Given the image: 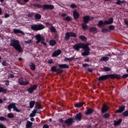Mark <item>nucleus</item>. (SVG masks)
I'll list each match as a JSON object with an SVG mask.
<instances>
[{
    "label": "nucleus",
    "instance_id": "nucleus-1",
    "mask_svg": "<svg viewBox=\"0 0 128 128\" xmlns=\"http://www.w3.org/2000/svg\"><path fill=\"white\" fill-rule=\"evenodd\" d=\"M108 78H111L112 80H114V78H116V80H120V78H122V76L120 75L116 74H108L100 76L98 78V82H104V80H108Z\"/></svg>",
    "mask_w": 128,
    "mask_h": 128
},
{
    "label": "nucleus",
    "instance_id": "nucleus-2",
    "mask_svg": "<svg viewBox=\"0 0 128 128\" xmlns=\"http://www.w3.org/2000/svg\"><path fill=\"white\" fill-rule=\"evenodd\" d=\"M10 46H12L16 50H18V52H24V50L22 48V46L20 43V41L16 39H10Z\"/></svg>",
    "mask_w": 128,
    "mask_h": 128
},
{
    "label": "nucleus",
    "instance_id": "nucleus-3",
    "mask_svg": "<svg viewBox=\"0 0 128 128\" xmlns=\"http://www.w3.org/2000/svg\"><path fill=\"white\" fill-rule=\"evenodd\" d=\"M33 6L34 8H42V10H54V6L52 4H44L43 6L39 4H33Z\"/></svg>",
    "mask_w": 128,
    "mask_h": 128
},
{
    "label": "nucleus",
    "instance_id": "nucleus-4",
    "mask_svg": "<svg viewBox=\"0 0 128 128\" xmlns=\"http://www.w3.org/2000/svg\"><path fill=\"white\" fill-rule=\"evenodd\" d=\"M82 44L84 52L82 53V56H90V48L88 46H90V43L84 44L82 42Z\"/></svg>",
    "mask_w": 128,
    "mask_h": 128
},
{
    "label": "nucleus",
    "instance_id": "nucleus-5",
    "mask_svg": "<svg viewBox=\"0 0 128 128\" xmlns=\"http://www.w3.org/2000/svg\"><path fill=\"white\" fill-rule=\"evenodd\" d=\"M114 22V18L112 17L108 19V20H105L104 22L102 20H100L98 22V26L99 28H102V26H104L106 24H112Z\"/></svg>",
    "mask_w": 128,
    "mask_h": 128
},
{
    "label": "nucleus",
    "instance_id": "nucleus-6",
    "mask_svg": "<svg viewBox=\"0 0 128 128\" xmlns=\"http://www.w3.org/2000/svg\"><path fill=\"white\" fill-rule=\"evenodd\" d=\"M36 38L37 40V41L36 42V44L40 42L45 46H46L48 45L46 44V42H44V36H42L40 34H38L37 35H36Z\"/></svg>",
    "mask_w": 128,
    "mask_h": 128
},
{
    "label": "nucleus",
    "instance_id": "nucleus-7",
    "mask_svg": "<svg viewBox=\"0 0 128 128\" xmlns=\"http://www.w3.org/2000/svg\"><path fill=\"white\" fill-rule=\"evenodd\" d=\"M46 28L42 24H34L31 26V28L35 32H38V30H44Z\"/></svg>",
    "mask_w": 128,
    "mask_h": 128
},
{
    "label": "nucleus",
    "instance_id": "nucleus-8",
    "mask_svg": "<svg viewBox=\"0 0 128 128\" xmlns=\"http://www.w3.org/2000/svg\"><path fill=\"white\" fill-rule=\"evenodd\" d=\"M76 38V34L74 33V32H67L65 34V37L64 39L65 40H69L70 38Z\"/></svg>",
    "mask_w": 128,
    "mask_h": 128
},
{
    "label": "nucleus",
    "instance_id": "nucleus-9",
    "mask_svg": "<svg viewBox=\"0 0 128 128\" xmlns=\"http://www.w3.org/2000/svg\"><path fill=\"white\" fill-rule=\"evenodd\" d=\"M74 122H76V120H74V118H70L64 121V123L66 124L67 126H72V124H74Z\"/></svg>",
    "mask_w": 128,
    "mask_h": 128
},
{
    "label": "nucleus",
    "instance_id": "nucleus-10",
    "mask_svg": "<svg viewBox=\"0 0 128 128\" xmlns=\"http://www.w3.org/2000/svg\"><path fill=\"white\" fill-rule=\"evenodd\" d=\"M73 48L76 52H80V48H82L84 50L82 42H80L74 44L73 46Z\"/></svg>",
    "mask_w": 128,
    "mask_h": 128
},
{
    "label": "nucleus",
    "instance_id": "nucleus-11",
    "mask_svg": "<svg viewBox=\"0 0 128 128\" xmlns=\"http://www.w3.org/2000/svg\"><path fill=\"white\" fill-rule=\"evenodd\" d=\"M74 120H76V122H80L82 120V114L80 112L76 114L74 118Z\"/></svg>",
    "mask_w": 128,
    "mask_h": 128
},
{
    "label": "nucleus",
    "instance_id": "nucleus-12",
    "mask_svg": "<svg viewBox=\"0 0 128 128\" xmlns=\"http://www.w3.org/2000/svg\"><path fill=\"white\" fill-rule=\"evenodd\" d=\"M108 110H110V106H108L106 104H104L102 108H101V112L102 114H105V112H106Z\"/></svg>",
    "mask_w": 128,
    "mask_h": 128
},
{
    "label": "nucleus",
    "instance_id": "nucleus-13",
    "mask_svg": "<svg viewBox=\"0 0 128 128\" xmlns=\"http://www.w3.org/2000/svg\"><path fill=\"white\" fill-rule=\"evenodd\" d=\"M36 88H38V84H34L32 86L28 88V92L30 94H32V92H34V90H36Z\"/></svg>",
    "mask_w": 128,
    "mask_h": 128
},
{
    "label": "nucleus",
    "instance_id": "nucleus-14",
    "mask_svg": "<svg viewBox=\"0 0 128 128\" xmlns=\"http://www.w3.org/2000/svg\"><path fill=\"white\" fill-rule=\"evenodd\" d=\"M126 110V106L124 105H122L119 106L118 110H116V114H122Z\"/></svg>",
    "mask_w": 128,
    "mask_h": 128
},
{
    "label": "nucleus",
    "instance_id": "nucleus-15",
    "mask_svg": "<svg viewBox=\"0 0 128 128\" xmlns=\"http://www.w3.org/2000/svg\"><path fill=\"white\" fill-rule=\"evenodd\" d=\"M60 54H62V50H55L53 52V54H52V56H53L54 58H56V56H60Z\"/></svg>",
    "mask_w": 128,
    "mask_h": 128
},
{
    "label": "nucleus",
    "instance_id": "nucleus-16",
    "mask_svg": "<svg viewBox=\"0 0 128 128\" xmlns=\"http://www.w3.org/2000/svg\"><path fill=\"white\" fill-rule=\"evenodd\" d=\"M16 103H11L8 106V109L9 112H12V108H13L14 110V108H16Z\"/></svg>",
    "mask_w": 128,
    "mask_h": 128
},
{
    "label": "nucleus",
    "instance_id": "nucleus-17",
    "mask_svg": "<svg viewBox=\"0 0 128 128\" xmlns=\"http://www.w3.org/2000/svg\"><path fill=\"white\" fill-rule=\"evenodd\" d=\"M18 84L20 86H28V84H30V82H28V81H26V82H24L22 80L19 79L18 80Z\"/></svg>",
    "mask_w": 128,
    "mask_h": 128
},
{
    "label": "nucleus",
    "instance_id": "nucleus-18",
    "mask_svg": "<svg viewBox=\"0 0 128 128\" xmlns=\"http://www.w3.org/2000/svg\"><path fill=\"white\" fill-rule=\"evenodd\" d=\"M94 112V109L92 108H88L87 110V111L85 112V114H86V116H90V114H92Z\"/></svg>",
    "mask_w": 128,
    "mask_h": 128
},
{
    "label": "nucleus",
    "instance_id": "nucleus-19",
    "mask_svg": "<svg viewBox=\"0 0 128 128\" xmlns=\"http://www.w3.org/2000/svg\"><path fill=\"white\" fill-rule=\"evenodd\" d=\"M73 16L74 20H78L80 18V14L76 12V10H74L73 12Z\"/></svg>",
    "mask_w": 128,
    "mask_h": 128
},
{
    "label": "nucleus",
    "instance_id": "nucleus-20",
    "mask_svg": "<svg viewBox=\"0 0 128 128\" xmlns=\"http://www.w3.org/2000/svg\"><path fill=\"white\" fill-rule=\"evenodd\" d=\"M84 22L85 24H88V22H90V16H85L83 17Z\"/></svg>",
    "mask_w": 128,
    "mask_h": 128
},
{
    "label": "nucleus",
    "instance_id": "nucleus-21",
    "mask_svg": "<svg viewBox=\"0 0 128 128\" xmlns=\"http://www.w3.org/2000/svg\"><path fill=\"white\" fill-rule=\"evenodd\" d=\"M58 67L60 68H68L70 66L67 64H60L58 65Z\"/></svg>",
    "mask_w": 128,
    "mask_h": 128
},
{
    "label": "nucleus",
    "instance_id": "nucleus-22",
    "mask_svg": "<svg viewBox=\"0 0 128 128\" xmlns=\"http://www.w3.org/2000/svg\"><path fill=\"white\" fill-rule=\"evenodd\" d=\"M89 30L90 32H95V34H96L98 32V28L96 27H90L89 28Z\"/></svg>",
    "mask_w": 128,
    "mask_h": 128
},
{
    "label": "nucleus",
    "instance_id": "nucleus-23",
    "mask_svg": "<svg viewBox=\"0 0 128 128\" xmlns=\"http://www.w3.org/2000/svg\"><path fill=\"white\" fill-rule=\"evenodd\" d=\"M13 32L14 34H24V33L20 29L14 28Z\"/></svg>",
    "mask_w": 128,
    "mask_h": 128
},
{
    "label": "nucleus",
    "instance_id": "nucleus-24",
    "mask_svg": "<svg viewBox=\"0 0 128 128\" xmlns=\"http://www.w3.org/2000/svg\"><path fill=\"white\" fill-rule=\"evenodd\" d=\"M122 119L120 118L118 121H114V126H119L120 124H122Z\"/></svg>",
    "mask_w": 128,
    "mask_h": 128
},
{
    "label": "nucleus",
    "instance_id": "nucleus-25",
    "mask_svg": "<svg viewBox=\"0 0 128 128\" xmlns=\"http://www.w3.org/2000/svg\"><path fill=\"white\" fill-rule=\"evenodd\" d=\"M88 23H82V28L84 30H86L88 28V26L86 24Z\"/></svg>",
    "mask_w": 128,
    "mask_h": 128
},
{
    "label": "nucleus",
    "instance_id": "nucleus-26",
    "mask_svg": "<svg viewBox=\"0 0 128 128\" xmlns=\"http://www.w3.org/2000/svg\"><path fill=\"white\" fill-rule=\"evenodd\" d=\"M102 72H110L112 70V68H110V67L104 66L102 68Z\"/></svg>",
    "mask_w": 128,
    "mask_h": 128
},
{
    "label": "nucleus",
    "instance_id": "nucleus-27",
    "mask_svg": "<svg viewBox=\"0 0 128 128\" xmlns=\"http://www.w3.org/2000/svg\"><path fill=\"white\" fill-rule=\"evenodd\" d=\"M56 44V41L54 40H52L50 41V46H54Z\"/></svg>",
    "mask_w": 128,
    "mask_h": 128
},
{
    "label": "nucleus",
    "instance_id": "nucleus-28",
    "mask_svg": "<svg viewBox=\"0 0 128 128\" xmlns=\"http://www.w3.org/2000/svg\"><path fill=\"white\" fill-rule=\"evenodd\" d=\"M84 104V102L78 103L74 104L75 108H80Z\"/></svg>",
    "mask_w": 128,
    "mask_h": 128
},
{
    "label": "nucleus",
    "instance_id": "nucleus-29",
    "mask_svg": "<svg viewBox=\"0 0 128 128\" xmlns=\"http://www.w3.org/2000/svg\"><path fill=\"white\" fill-rule=\"evenodd\" d=\"M30 108H34V105L36 104V101L34 100H31L30 102Z\"/></svg>",
    "mask_w": 128,
    "mask_h": 128
},
{
    "label": "nucleus",
    "instance_id": "nucleus-30",
    "mask_svg": "<svg viewBox=\"0 0 128 128\" xmlns=\"http://www.w3.org/2000/svg\"><path fill=\"white\" fill-rule=\"evenodd\" d=\"M72 20V18L67 16L66 18H63V20H66L67 22H71Z\"/></svg>",
    "mask_w": 128,
    "mask_h": 128
},
{
    "label": "nucleus",
    "instance_id": "nucleus-31",
    "mask_svg": "<svg viewBox=\"0 0 128 128\" xmlns=\"http://www.w3.org/2000/svg\"><path fill=\"white\" fill-rule=\"evenodd\" d=\"M51 70L52 72H56L60 70V68L56 69V66H52L51 68Z\"/></svg>",
    "mask_w": 128,
    "mask_h": 128
},
{
    "label": "nucleus",
    "instance_id": "nucleus-32",
    "mask_svg": "<svg viewBox=\"0 0 128 128\" xmlns=\"http://www.w3.org/2000/svg\"><path fill=\"white\" fill-rule=\"evenodd\" d=\"M32 122L28 121L26 124V128H32Z\"/></svg>",
    "mask_w": 128,
    "mask_h": 128
},
{
    "label": "nucleus",
    "instance_id": "nucleus-33",
    "mask_svg": "<svg viewBox=\"0 0 128 128\" xmlns=\"http://www.w3.org/2000/svg\"><path fill=\"white\" fill-rule=\"evenodd\" d=\"M31 70H36V65L34 63L31 62V64L30 65Z\"/></svg>",
    "mask_w": 128,
    "mask_h": 128
},
{
    "label": "nucleus",
    "instance_id": "nucleus-34",
    "mask_svg": "<svg viewBox=\"0 0 128 128\" xmlns=\"http://www.w3.org/2000/svg\"><path fill=\"white\" fill-rule=\"evenodd\" d=\"M79 38L82 40V42H86V38L84 36L81 35Z\"/></svg>",
    "mask_w": 128,
    "mask_h": 128
},
{
    "label": "nucleus",
    "instance_id": "nucleus-35",
    "mask_svg": "<svg viewBox=\"0 0 128 128\" xmlns=\"http://www.w3.org/2000/svg\"><path fill=\"white\" fill-rule=\"evenodd\" d=\"M34 18L36 20H40V18H42V15L39 14H35Z\"/></svg>",
    "mask_w": 128,
    "mask_h": 128
},
{
    "label": "nucleus",
    "instance_id": "nucleus-36",
    "mask_svg": "<svg viewBox=\"0 0 128 128\" xmlns=\"http://www.w3.org/2000/svg\"><path fill=\"white\" fill-rule=\"evenodd\" d=\"M0 122H8V120L6 118L1 116H0Z\"/></svg>",
    "mask_w": 128,
    "mask_h": 128
},
{
    "label": "nucleus",
    "instance_id": "nucleus-37",
    "mask_svg": "<svg viewBox=\"0 0 128 128\" xmlns=\"http://www.w3.org/2000/svg\"><path fill=\"white\" fill-rule=\"evenodd\" d=\"M7 116L8 118H14V115L12 113H9L8 114Z\"/></svg>",
    "mask_w": 128,
    "mask_h": 128
},
{
    "label": "nucleus",
    "instance_id": "nucleus-38",
    "mask_svg": "<svg viewBox=\"0 0 128 128\" xmlns=\"http://www.w3.org/2000/svg\"><path fill=\"white\" fill-rule=\"evenodd\" d=\"M110 116V115L108 113H106L103 115V118H108Z\"/></svg>",
    "mask_w": 128,
    "mask_h": 128
},
{
    "label": "nucleus",
    "instance_id": "nucleus-39",
    "mask_svg": "<svg viewBox=\"0 0 128 128\" xmlns=\"http://www.w3.org/2000/svg\"><path fill=\"white\" fill-rule=\"evenodd\" d=\"M108 60H110V58H108V57H102V62H108Z\"/></svg>",
    "mask_w": 128,
    "mask_h": 128
},
{
    "label": "nucleus",
    "instance_id": "nucleus-40",
    "mask_svg": "<svg viewBox=\"0 0 128 128\" xmlns=\"http://www.w3.org/2000/svg\"><path fill=\"white\" fill-rule=\"evenodd\" d=\"M50 32H56V29L54 28V26H52L50 28Z\"/></svg>",
    "mask_w": 128,
    "mask_h": 128
},
{
    "label": "nucleus",
    "instance_id": "nucleus-41",
    "mask_svg": "<svg viewBox=\"0 0 128 128\" xmlns=\"http://www.w3.org/2000/svg\"><path fill=\"white\" fill-rule=\"evenodd\" d=\"M110 32V30L106 28H102V32H103V34H106V32Z\"/></svg>",
    "mask_w": 128,
    "mask_h": 128
},
{
    "label": "nucleus",
    "instance_id": "nucleus-42",
    "mask_svg": "<svg viewBox=\"0 0 128 128\" xmlns=\"http://www.w3.org/2000/svg\"><path fill=\"white\" fill-rule=\"evenodd\" d=\"M114 25H110V26H108V30H114Z\"/></svg>",
    "mask_w": 128,
    "mask_h": 128
},
{
    "label": "nucleus",
    "instance_id": "nucleus-43",
    "mask_svg": "<svg viewBox=\"0 0 128 128\" xmlns=\"http://www.w3.org/2000/svg\"><path fill=\"white\" fill-rule=\"evenodd\" d=\"M0 92H6V90L3 87H0Z\"/></svg>",
    "mask_w": 128,
    "mask_h": 128
},
{
    "label": "nucleus",
    "instance_id": "nucleus-44",
    "mask_svg": "<svg viewBox=\"0 0 128 128\" xmlns=\"http://www.w3.org/2000/svg\"><path fill=\"white\" fill-rule=\"evenodd\" d=\"M124 116H128V110H126L122 113Z\"/></svg>",
    "mask_w": 128,
    "mask_h": 128
},
{
    "label": "nucleus",
    "instance_id": "nucleus-45",
    "mask_svg": "<svg viewBox=\"0 0 128 128\" xmlns=\"http://www.w3.org/2000/svg\"><path fill=\"white\" fill-rule=\"evenodd\" d=\"M70 8H78V6L76 5V4H72L70 5Z\"/></svg>",
    "mask_w": 128,
    "mask_h": 128
},
{
    "label": "nucleus",
    "instance_id": "nucleus-46",
    "mask_svg": "<svg viewBox=\"0 0 128 128\" xmlns=\"http://www.w3.org/2000/svg\"><path fill=\"white\" fill-rule=\"evenodd\" d=\"M14 110L16 112H20V110L18 109V108H16V106H15V108L14 109Z\"/></svg>",
    "mask_w": 128,
    "mask_h": 128
},
{
    "label": "nucleus",
    "instance_id": "nucleus-47",
    "mask_svg": "<svg viewBox=\"0 0 128 128\" xmlns=\"http://www.w3.org/2000/svg\"><path fill=\"white\" fill-rule=\"evenodd\" d=\"M74 60V56L68 58V62H72Z\"/></svg>",
    "mask_w": 128,
    "mask_h": 128
},
{
    "label": "nucleus",
    "instance_id": "nucleus-48",
    "mask_svg": "<svg viewBox=\"0 0 128 128\" xmlns=\"http://www.w3.org/2000/svg\"><path fill=\"white\" fill-rule=\"evenodd\" d=\"M87 66H90V64H82V68H86Z\"/></svg>",
    "mask_w": 128,
    "mask_h": 128
},
{
    "label": "nucleus",
    "instance_id": "nucleus-49",
    "mask_svg": "<svg viewBox=\"0 0 128 128\" xmlns=\"http://www.w3.org/2000/svg\"><path fill=\"white\" fill-rule=\"evenodd\" d=\"M2 66H6V61L4 60L3 62H2Z\"/></svg>",
    "mask_w": 128,
    "mask_h": 128
},
{
    "label": "nucleus",
    "instance_id": "nucleus-50",
    "mask_svg": "<svg viewBox=\"0 0 128 128\" xmlns=\"http://www.w3.org/2000/svg\"><path fill=\"white\" fill-rule=\"evenodd\" d=\"M0 128H6V125H4L2 124H0Z\"/></svg>",
    "mask_w": 128,
    "mask_h": 128
},
{
    "label": "nucleus",
    "instance_id": "nucleus-51",
    "mask_svg": "<svg viewBox=\"0 0 128 128\" xmlns=\"http://www.w3.org/2000/svg\"><path fill=\"white\" fill-rule=\"evenodd\" d=\"M123 78H128V74H124L122 76Z\"/></svg>",
    "mask_w": 128,
    "mask_h": 128
},
{
    "label": "nucleus",
    "instance_id": "nucleus-52",
    "mask_svg": "<svg viewBox=\"0 0 128 128\" xmlns=\"http://www.w3.org/2000/svg\"><path fill=\"white\" fill-rule=\"evenodd\" d=\"M38 110H42V104H38Z\"/></svg>",
    "mask_w": 128,
    "mask_h": 128
},
{
    "label": "nucleus",
    "instance_id": "nucleus-53",
    "mask_svg": "<svg viewBox=\"0 0 128 128\" xmlns=\"http://www.w3.org/2000/svg\"><path fill=\"white\" fill-rule=\"evenodd\" d=\"M53 62L54 61H53L52 59L49 60L48 61V64H52Z\"/></svg>",
    "mask_w": 128,
    "mask_h": 128
},
{
    "label": "nucleus",
    "instance_id": "nucleus-54",
    "mask_svg": "<svg viewBox=\"0 0 128 128\" xmlns=\"http://www.w3.org/2000/svg\"><path fill=\"white\" fill-rule=\"evenodd\" d=\"M30 118H34V116H36V115L33 112H32V113L30 114Z\"/></svg>",
    "mask_w": 128,
    "mask_h": 128
},
{
    "label": "nucleus",
    "instance_id": "nucleus-55",
    "mask_svg": "<svg viewBox=\"0 0 128 128\" xmlns=\"http://www.w3.org/2000/svg\"><path fill=\"white\" fill-rule=\"evenodd\" d=\"M8 76L11 78H14V74H10Z\"/></svg>",
    "mask_w": 128,
    "mask_h": 128
},
{
    "label": "nucleus",
    "instance_id": "nucleus-56",
    "mask_svg": "<svg viewBox=\"0 0 128 128\" xmlns=\"http://www.w3.org/2000/svg\"><path fill=\"white\" fill-rule=\"evenodd\" d=\"M34 16V14L32 13H30L28 14V18H32Z\"/></svg>",
    "mask_w": 128,
    "mask_h": 128
},
{
    "label": "nucleus",
    "instance_id": "nucleus-57",
    "mask_svg": "<svg viewBox=\"0 0 128 128\" xmlns=\"http://www.w3.org/2000/svg\"><path fill=\"white\" fill-rule=\"evenodd\" d=\"M4 17L5 18H10V14H4Z\"/></svg>",
    "mask_w": 128,
    "mask_h": 128
},
{
    "label": "nucleus",
    "instance_id": "nucleus-58",
    "mask_svg": "<svg viewBox=\"0 0 128 128\" xmlns=\"http://www.w3.org/2000/svg\"><path fill=\"white\" fill-rule=\"evenodd\" d=\"M84 62H89L90 58H85L84 60Z\"/></svg>",
    "mask_w": 128,
    "mask_h": 128
},
{
    "label": "nucleus",
    "instance_id": "nucleus-59",
    "mask_svg": "<svg viewBox=\"0 0 128 128\" xmlns=\"http://www.w3.org/2000/svg\"><path fill=\"white\" fill-rule=\"evenodd\" d=\"M58 122H60L61 124H64V121L62 119H59Z\"/></svg>",
    "mask_w": 128,
    "mask_h": 128
},
{
    "label": "nucleus",
    "instance_id": "nucleus-60",
    "mask_svg": "<svg viewBox=\"0 0 128 128\" xmlns=\"http://www.w3.org/2000/svg\"><path fill=\"white\" fill-rule=\"evenodd\" d=\"M25 44H32V40H28V41H26Z\"/></svg>",
    "mask_w": 128,
    "mask_h": 128
},
{
    "label": "nucleus",
    "instance_id": "nucleus-61",
    "mask_svg": "<svg viewBox=\"0 0 128 128\" xmlns=\"http://www.w3.org/2000/svg\"><path fill=\"white\" fill-rule=\"evenodd\" d=\"M43 128H50V126H48V125L45 124L44 125Z\"/></svg>",
    "mask_w": 128,
    "mask_h": 128
},
{
    "label": "nucleus",
    "instance_id": "nucleus-62",
    "mask_svg": "<svg viewBox=\"0 0 128 128\" xmlns=\"http://www.w3.org/2000/svg\"><path fill=\"white\" fill-rule=\"evenodd\" d=\"M32 112L36 116V112H38V110H33Z\"/></svg>",
    "mask_w": 128,
    "mask_h": 128
},
{
    "label": "nucleus",
    "instance_id": "nucleus-63",
    "mask_svg": "<svg viewBox=\"0 0 128 128\" xmlns=\"http://www.w3.org/2000/svg\"><path fill=\"white\" fill-rule=\"evenodd\" d=\"M6 86H10V82L8 80H7V82L6 83Z\"/></svg>",
    "mask_w": 128,
    "mask_h": 128
},
{
    "label": "nucleus",
    "instance_id": "nucleus-64",
    "mask_svg": "<svg viewBox=\"0 0 128 128\" xmlns=\"http://www.w3.org/2000/svg\"><path fill=\"white\" fill-rule=\"evenodd\" d=\"M88 72H92V70L88 68Z\"/></svg>",
    "mask_w": 128,
    "mask_h": 128
}]
</instances>
